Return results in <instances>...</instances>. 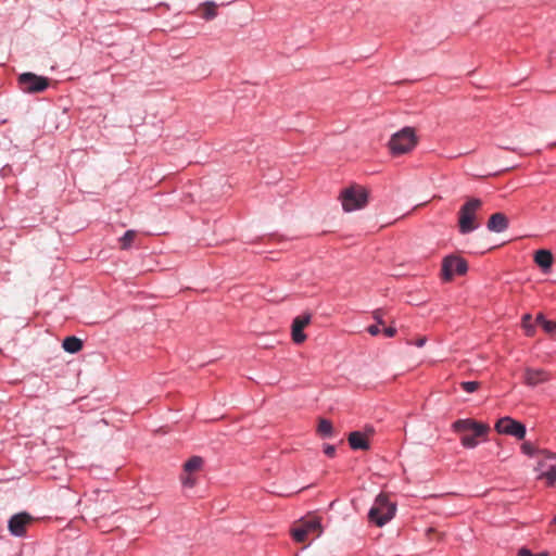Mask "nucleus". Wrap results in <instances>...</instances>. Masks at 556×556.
Here are the masks:
<instances>
[{
  "mask_svg": "<svg viewBox=\"0 0 556 556\" xmlns=\"http://www.w3.org/2000/svg\"><path fill=\"white\" fill-rule=\"evenodd\" d=\"M395 511L396 504L391 502L386 494L380 493L368 511V519L376 526L382 527L395 516Z\"/></svg>",
  "mask_w": 556,
  "mask_h": 556,
  "instance_id": "1",
  "label": "nucleus"
},
{
  "mask_svg": "<svg viewBox=\"0 0 556 556\" xmlns=\"http://www.w3.org/2000/svg\"><path fill=\"white\" fill-rule=\"evenodd\" d=\"M482 207V201L471 198L465 202L458 212V229L462 235H467L479 228L476 214Z\"/></svg>",
  "mask_w": 556,
  "mask_h": 556,
  "instance_id": "2",
  "label": "nucleus"
},
{
  "mask_svg": "<svg viewBox=\"0 0 556 556\" xmlns=\"http://www.w3.org/2000/svg\"><path fill=\"white\" fill-rule=\"evenodd\" d=\"M416 143L417 138L414 129L404 127L391 137L389 148L393 155H400L413 150Z\"/></svg>",
  "mask_w": 556,
  "mask_h": 556,
  "instance_id": "3",
  "label": "nucleus"
},
{
  "mask_svg": "<svg viewBox=\"0 0 556 556\" xmlns=\"http://www.w3.org/2000/svg\"><path fill=\"white\" fill-rule=\"evenodd\" d=\"M368 193L361 186H353L341 193L342 207L345 212L363 208L367 204Z\"/></svg>",
  "mask_w": 556,
  "mask_h": 556,
  "instance_id": "4",
  "label": "nucleus"
},
{
  "mask_svg": "<svg viewBox=\"0 0 556 556\" xmlns=\"http://www.w3.org/2000/svg\"><path fill=\"white\" fill-rule=\"evenodd\" d=\"M20 88L26 93H38L49 87V79L34 73H23L17 78Z\"/></svg>",
  "mask_w": 556,
  "mask_h": 556,
  "instance_id": "5",
  "label": "nucleus"
},
{
  "mask_svg": "<svg viewBox=\"0 0 556 556\" xmlns=\"http://www.w3.org/2000/svg\"><path fill=\"white\" fill-rule=\"evenodd\" d=\"M320 533V521L315 517L303 520L301 525L294 527L291 531L293 540L299 543L305 542L309 535L319 536Z\"/></svg>",
  "mask_w": 556,
  "mask_h": 556,
  "instance_id": "6",
  "label": "nucleus"
},
{
  "mask_svg": "<svg viewBox=\"0 0 556 556\" xmlns=\"http://www.w3.org/2000/svg\"><path fill=\"white\" fill-rule=\"evenodd\" d=\"M467 262L456 255H448L442 262V277L445 281H451L454 275H465L467 273Z\"/></svg>",
  "mask_w": 556,
  "mask_h": 556,
  "instance_id": "7",
  "label": "nucleus"
},
{
  "mask_svg": "<svg viewBox=\"0 0 556 556\" xmlns=\"http://www.w3.org/2000/svg\"><path fill=\"white\" fill-rule=\"evenodd\" d=\"M495 430L501 434H508L515 437L518 440H522L526 437V426L508 416L502 417L495 424Z\"/></svg>",
  "mask_w": 556,
  "mask_h": 556,
  "instance_id": "8",
  "label": "nucleus"
},
{
  "mask_svg": "<svg viewBox=\"0 0 556 556\" xmlns=\"http://www.w3.org/2000/svg\"><path fill=\"white\" fill-rule=\"evenodd\" d=\"M452 430L456 433L468 434L467 432H473L476 437H483L488 434L490 427L486 424L466 418L455 420L452 424Z\"/></svg>",
  "mask_w": 556,
  "mask_h": 556,
  "instance_id": "9",
  "label": "nucleus"
},
{
  "mask_svg": "<svg viewBox=\"0 0 556 556\" xmlns=\"http://www.w3.org/2000/svg\"><path fill=\"white\" fill-rule=\"evenodd\" d=\"M30 520L31 517L27 513L13 515L8 522L10 533L14 536H24L26 533V526Z\"/></svg>",
  "mask_w": 556,
  "mask_h": 556,
  "instance_id": "10",
  "label": "nucleus"
},
{
  "mask_svg": "<svg viewBox=\"0 0 556 556\" xmlns=\"http://www.w3.org/2000/svg\"><path fill=\"white\" fill-rule=\"evenodd\" d=\"M203 465V459L200 456H192L184 465L185 476L181 477L182 485L192 488L195 484V479L191 476L192 472L198 471Z\"/></svg>",
  "mask_w": 556,
  "mask_h": 556,
  "instance_id": "11",
  "label": "nucleus"
},
{
  "mask_svg": "<svg viewBox=\"0 0 556 556\" xmlns=\"http://www.w3.org/2000/svg\"><path fill=\"white\" fill-rule=\"evenodd\" d=\"M311 315L304 314L296 316L292 321V340L294 343L300 344L305 341L306 336L304 333V328L309 324Z\"/></svg>",
  "mask_w": 556,
  "mask_h": 556,
  "instance_id": "12",
  "label": "nucleus"
},
{
  "mask_svg": "<svg viewBox=\"0 0 556 556\" xmlns=\"http://www.w3.org/2000/svg\"><path fill=\"white\" fill-rule=\"evenodd\" d=\"M553 254L549 250L541 249L534 253V262L543 273H548L553 265Z\"/></svg>",
  "mask_w": 556,
  "mask_h": 556,
  "instance_id": "13",
  "label": "nucleus"
},
{
  "mask_svg": "<svg viewBox=\"0 0 556 556\" xmlns=\"http://www.w3.org/2000/svg\"><path fill=\"white\" fill-rule=\"evenodd\" d=\"M486 227L490 231L503 232L508 228V219L503 213L492 214Z\"/></svg>",
  "mask_w": 556,
  "mask_h": 556,
  "instance_id": "14",
  "label": "nucleus"
},
{
  "mask_svg": "<svg viewBox=\"0 0 556 556\" xmlns=\"http://www.w3.org/2000/svg\"><path fill=\"white\" fill-rule=\"evenodd\" d=\"M548 379L546 371L542 369L527 368L525 371V382L528 386L535 387Z\"/></svg>",
  "mask_w": 556,
  "mask_h": 556,
  "instance_id": "15",
  "label": "nucleus"
},
{
  "mask_svg": "<svg viewBox=\"0 0 556 556\" xmlns=\"http://www.w3.org/2000/svg\"><path fill=\"white\" fill-rule=\"evenodd\" d=\"M349 444L353 450L366 451L369 448L367 438L359 431H353L349 434Z\"/></svg>",
  "mask_w": 556,
  "mask_h": 556,
  "instance_id": "16",
  "label": "nucleus"
},
{
  "mask_svg": "<svg viewBox=\"0 0 556 556\" xmlns=\"http://www.w3.org/2000/svg\"><path fill=\"white\" fill-rule=\"evenodd\" d=\"M62 346L66 352L74 354L83 349V341L74 336L66 337Z\"/></svg>",
  "mask_w": 556,
  "mask_h": 556,
  "instance_id": "17",
  "label": "nucleus"
},
{
  "mask_svg": "<svg viewBox=\"0 0 556 556\" xmlns=\"http://www.w3.org/2000/svg\"><path fill=\"white\" fill-rule=\"evenodd\" d=\"M538 479L545 480L548 486H553L556 483V465H551L545 470H542Z\"/></svg>",
  "mask_w": 556,
  "mask_h": 556,
  "instance_id": "18",
  "label": "nucleus"
},
{
  "mask_svg": "<svg viewBox=\"0 0 556 556\" xmlns=\"http://www.w3.org/2000/svg\"><path fill=\"white\" fill-rule=\"evenodd\" d=\"M202 17L206 21H211L217 15L216 3L213 1H206L201 4Z\"/></svg>",
  "mask_w": 556,
  "mask_h": 556,
  "instance_id": "19",
  "label": "nucleus"
},
{
  "mask_svg": "<svg viewBox=\"0 0 556 556\" xmlns=\"http://www.w3.org/2000/svg\"><path fill=\"white\" fill-rule=\"evenodd\" d=\"M521 451L523 454L533 456L536 452H540L546 456V458L554 459L556 458V454L547 452V451H538L535 446L530 442H523L521 445Z\"/></svg>",
  "mask_w": 556,
  "mask_h": 556,
  "instance_id": "20",
  "label": "nucleus"
},
{
  "mask_svg": "<svg viewBox=\"0 0 556 556\" xmlns=\"http://www.w3.org/2000/svg\"><path fill=\"white\" fill-rule=\"evenodd\" d=\"M478 438L473 432L471 434H463L460 439L462 445L466 448H475L479 444Z\"/></svg>",
  "mask_w": 556,
  "mask_h": 556,
  "instance_id": "21",
  "label": "nucleus"
},
{
  "mask_svg": "<svg viewBox=\"0 0 556 556\" xmlns=\"http://www.w3.org/2000/svg\"><path fill=\"white\" fill-rule=\"evenodd\" d=\"M317 431L324 438L331 437L332 435V425H331V422L329 420H327V419H321L319 421V424H318Z\"/></svg>",
  "mask_w": 556,
  "mask_h": 556,
  "instance_id": "22",
  "label": "nucleus"
},
{
  "mask_svg": "<svg viewBox=\"0 0 556 556\" xmlns=\"http://www.w3.org/2000/svg\"><path fill=\"white\" fill-rule=\"evenodd\" d=\"M136 237L135 230H127L124 236L121 238V248L123 250H128L131 247V243Z\"/></svg>",
  "mask_w": 556,
  "mask_h": 556,
  "instance_id": "23",
  "label": "nucleus"
},
{
  "mask_svg": "<svg viewBox=\"0 0 556 556\" xmlns=\"http://www.w3.org/2000/svg\"><path fill=\"white\" fill-rule=\"evenodd\" d=\"M531 319L532 318H531L530 314H525L523 317H522V320H521L522 327L526 330V334L529 336V337L533 336V333H534V327L531 324Z\"/></svg>",
  "mask_w": 556,
  "mask_h": 556,
  "instance_id": "24",
  "label": "nucleus"
},
{
  "mask_svg": "<svg viewBox=\"0 0 556 556\" xmlns=\"http://www.w3.org/2000/svg\"><path fill=\"white\" fill-rule=\"evenodd\" d=\"M462 389L467 393H473L479 388V382L477 381H463L460 383Z\"/></svg>",
  "mask_w": 556,
  "mask_h": 556,
  "instance_id": "25",
  "label": "nucleus"
},
{
  "mask_svg": "<svg viewBox=\"0 0 556 556\" xmlns=\"http://www.w3.org/2000/svg\"><path fill=\"white\" fill-rule=\"evenodd\" d=\"M542 327L543 329L546 331V332H552L553 330H556L555 328V323L551 321V320H547L545 319L543 323H542Z\"/></svg>",
  "mask_w": 556,
  "mask_h": 556,
  "instance_id": "26",
  "label": "nucleus"
},
{
  "mask_svg": "<svg viewBox=\"0 0 556 556\" xmlns=\"http://www.w3.org/2000/svg\"><path fill=\"white\" fill-rule=\"evenodd\" d=\"M324 453L328 456V457H333L336 455V446L334 445H330V444H327L324 448Z\"/></svg>",
  "mask_w": 556,
  "mask_h": 556,
  "instance_id": "27",
  "label": "nucleus"
},
{
  "mask_svg": "<svg viewBox=\"0 0 556 556\" xmlns=\"http://www.w3.org/2000/svg\"><path fill=\"white\" fill-rule=\"evenodd\" d=\"M396 333V329L393 328V327H386L383 329V334L387 337V338H393Z\"/></svg>",
  "mask_w": 556,
  "mask_h": 556,
  "instance_id": "28",
  "label": "nucleus"
},
{
  "mask_svg": "<svg viewBox=\"0 0 556 556\" xmlns=\"http://www.w3.org/2000/svg\"><path fill=\"white\" fill-rule=\"evenodd\" d=\"M374 318L377 320L378 325H383L384 321L382 319V312L380 309H377L374 312Z\"/></svg>",
  "mask_w": 556,
  "mask_h": 556,
  "instance_id": "29",
  "label": "nucleus"
},
{
  "mask_svg": "<svg viewBox=\"0 0 556 556\" xmlns=\"http://www.w3.org/2000/svg\"><path fill=\"white\" fill-rule=\"evenodd\" d=\"M367 331L371 334V336H377L380 333V328L378 325H370L368 328H367Z\"/></svg>",
  "mask_w": 556,
  "mask_h": 556,
  "instance_id": "30",
  "label": "nucleus"
},
{
  "mask_svg": "<svg viewBox=\"0 0 556 556\" xmlns=\"http://www.w3.org/2000/svg\"><path fill=\"white\" fill-rule=\"evenodd\" d=\"M518 556H534V555L531 553L530 549L523 547V548L519 549Z\"/></svg>",
  "mask_w": 556,
  "mask_h": 556,
  "instance_id": "31",
  "label": "nucleus"
},
{
  "mask_svg": "<svg viewBox=\"0 0 556 556\" xmlns=\"http://www.w3.org/2000/svg\"><path fill=\"white\" fill-rule=\"evenodd\" d=\"M546 318L544 317L543 314H539L535 318V321L542 326V323L545 320Z\"/></svg>",
  "mask_w": 556,
  "mask_h": 556,
  "instance_id": "32",
  "label": "nucleus"
},
{
  "mask_svg": "<svg viewBox=\"0 0 556 556\" xmlns=\"http://www.w3.org/2000/svg\"><path fill=\"white\" fill-rule=\"evenodd\" d=\"M425 343H426V339H425V338H421V339L417 340L416 345H417L418 348H421V346H424V345H425Z\"/></svg>",
  "mask_w": 556,
  "mask_h": 556,
  "instance_id": "33",
  "label": "nucleus"
},
{
  "mask_svg": "<svg viewBox=\"0 0 556 556\" xmlns=\"http://www.w3.org/2000/svg\"><path fill=\"white\" fill-rule=\"evenodd\" d=\"M552 523L556 526V516L553 518Z\"/></svg>",
  "mask_w": 556,
  "mask_h": 556,
  "instance_id": "34",
  "label": "nucleus"
},
{
  "mask_svg": "<svg viewBox=\"0 0 556 556\" xmlns=\"http://www.w3.org/2000/svg\"><path fill=\"white\" fill-rule=\"evenodd\" d=\"M540 556H547V555H545V554H541Z\"/></svg>",
  "mask_w": 556,
  "mask_h": 556,
  "instance_id": "35",
  "label": "nucleus"
}]
</instances>
